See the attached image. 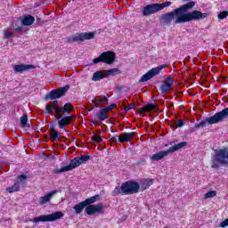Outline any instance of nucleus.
I'll return each instance as SVG.
<instances>
[{"instance_id": "obj_30", "label": "nucleus", "mask_w": 228, "mask_h": 228, "mask_svg": "<svg viewBox=\"0 0 228 228\" xmlns=\"http://www.w3.org/2000/svg\"><path fill=\"white\" fill-rule=\"evenodd\" d=\"M159 91L162 94H167V92H171L172 91V87L167 84H163L160 87H159Z\"/></svg>"}, {"instance_id": "obj_19", "label": "nucleus", "mask_w": 228, "mask_h": 228, "mask_svg": "<svg viewBox=\"0 0 228 228\" xmlns=\"http://www.w3.org/2000/svg\"><path fill=\"white\" fill-rule=\"evenodd\" d=\"M134 138V133H124L123 134H120L118 136V142H129V140H133Z\"/></svg>"}, {"instance_id": "obj_37", "label": "nucleus", "mask_w": 228, "mask_h": 228, "mask_svg": "<svg viewBox=\"0 0 228 228\" xmlns=\"http://www.w3.org/2000/svg\"><path fill=\"white\" fill-rule=\"evenodd\" d=\"M4 38H12V37H13V31L4 30Z\"/></svg>"}, {"instance_id": "obj_20", "label": "nucleus", "mask_w": 228, "mask_h": 228, "mask_svg": "<svg viewBox=\"0 0 228 228\" xmlns=\"http://www.w3.org/2000/svg\"><path fill=\"white\" fill-rule=\"evenodd\" d=\"M154 180L152 179H144L141 182L140 185L142 190H147L150 186H152Z\"/></svg>"}, {"instance_id": "obj_39", "label": "nucleus", "mask_w": 228, "mask_h": 228, "mask_svg": "<svg viewBox=\"0 0 228 228\" xmlns=\"http://www.w3.org/2000/svg\"><path fill=\"white\" fill-rule=\"evenodd\" d=\"M186 124V120L181 119L175 124V127H183Z\"/></svg>"}, {"instance_id": "obj_33", "label": "nucleus", "mask_w": 228, "mask_h": 228, "mask_svg": "<svg viewBox=\"0 0 228 228\" xmlns=\"http://www.w3.org/2000/svg\"><path fill=\"white\" fill-rule=\"evenodd\" d=\"M112 195L117 196V195H124V192L122 191V185L121 187H115L114 191H112Z\"/></svg>"}, {"instance_id": "obj_6", "label": "nucleus", "mask_w": 228, "mask_h": 228, "mask_svg": "<svg viewBox=\"0 0 228 228\" xmlns=\"http://www.w3.org/2000/svg\"><path fill=\"white\" fill-rule=\"evenodd\" d=\"M88 159H90L88 155L81 156V158L77 157L69 162V165L62 167L59 172H70V170H74V168H77V167L86 163Z\"/></svg>"}, {"instance_id": "obj_25", "label": "nucleus", "mask_w": 228, "mask_h": 228, "mask_svg": "<svg viewBox=\"0 0 228 228\" xmlns=\"http://www.w3.org/2000/svg\"><path fill=\"white\" fill-rule=\"evenodd\" d=\"M26 181H28V176L25 175H19L16 179V183H18L19 186H24L26 184Z\"/></svg>"}, {"instance_id": "obj_3", "label": "nucleus", "mask_w": 228, "mask_h": 228, "mask_svg": "<svg viewBox=\"0 0 228 228\" xmlns=\"http://www.w3.org/2000/svg\"><path fill=\"white\" fill-rule=\"evenodd\" d=\"M228 117V108L224 109L220 112L216 113L214 116L208 118L207 119L196 124L194 127L199 129L200 127H206L208 125L218 124L225 120Z\"/></svg>"}, {"instance_id": "obj_45", "label": "nucleus", "mask_w": 228, "mask_h": 228, "mask_svg": "<svg viewBox=\"0 0 228 228\" xmlns=\"http://www.w3.org/2000/svg\"><path fill=\"white\" fill-rule=\"evenodd\" d=\"M131 106H133V105L130 104V105L128 106V108H131Z\"/></svg>"}, {"instance_id": "obj_4", "label": "nucleus", "mask_w": 228, "mask_h": 228, "mask_svg": "<svg viewBox=\"0 0 228 228\" xmlns=\"http://www.w3.org/2000/svg\"><path fill=\"white\" fill-rule=\"evenodd\" d=\"M170 4H172V2L148 4L143 7L142 13L144 17H149L150 15H154V13H158V12H161V10H163L164 8H167V6H170Z\"/></svg>"}, {"instance_id": "obj_5", "label": "nucleus", "mask_w": 228, "mask_h": 228, "mask_svg": "<svg viewBox=\"0 0 228 228\" xmlns=\"http://www.w3.org/2000/svg\"><path fill=\"white\" fill-rule=\"evenodd\" d=\"M187 143L186 142H180L178 144H175L171 148H169L167 151H161L155 154H153L151 157V161H159L160 159H163V158H167L170 152H175L176 151H179V149H183V147H186Z\"/></svg>"}, {"instance_id": "obj_21", "label": "nucleus", "mask_w": 228, "mask_h": 228, "mask_svg": "<svg viewBox=\"0 0 228 228\" xmlns=\"http://www.w3.org/2000/svg\"><path fill=\"white\" fill-rule=\"evenodd\" d=\"M33 22H35V18L31 15L25 16L21 20V24H23V26H31Z\"/></svg>"}, {"instance_id": "obj_38", "label": "nucleus", "mask_w": 228, "mask_h": 228, "mask_svg": "<svg viewBox=\"0 0 228 228\" xmlns=\"http://www.w3.org/2000/svg\"><path fill=\"white\" fill-rule=\"evenodd\" d=\"M227 15H228V12L227 11H224V12H220L218 14V19H220V20L226 19Z\"/></svg>"}, {"instance_id": "obj_26", "label": "nucleus", "mask_w": 228, "mask_h": 228, "mask_svg": "<svg viewBox=\"0 0 228 228\" xmlns=\"http://www.w3.org/2000/svg\"><path fill=\"white\" fill-rule=\"evenodd\" d=\"M99 199V195L93 196L91 198H88L85 200L83 202L86 205V208L90 206L91 204H94V202H97V200Z\"/></svg>"}, {"instance_id": "obj_43", "label": "nucleus", "mask_w": 228, "mask_h": 228, "mask_svg": "<svg viewBox=\"0 0 228 228\" xmlns=\"http://www.w3.org/2000/svg\"><path fill=\"white\" fill-rule=\"evenodd\" d=\"M130 110H133V106H131V108L129 107H125V111H129Z\"/></svg>"}, {"instance_id": "obj_2", "label": "nucleus", "mask_w": 228, "mask_h": 228, "mask_svg": "<svg viewBox=\"0 0 228 228\" xmlns=\"http://www.w3.org/2000/svg\"><path fill=\"white\" fill-rule=\"evenodd\" d=\"M212 168H220V167H227L228 165V148H224L215 151L212 156Z\"/></svg>"}, {"instance_id": "obj_11", "label": "nucleus", "mask_w": 228, "mask_h": 228, "mask_svg": "<svg viewBox=\"0 0 228 228\" xmlns=\"http://www.w3.org/2000/svg\"><path fill=\"white\" fill-rule=\"evenodd\" d=\"M94 37L95 32L76 34L75 36L69 37V42H84V40H92Z\"/></svg>"}, {"instance_id": "obj_29", "label": "nucleus", "mask_w": 228, "mask_h": 228, "mask_svg": "<svg viewBox=\"0 0 228 228\" xmlns=\"http://www.w3.org/2000/svg\"><path fill=\"white\" fill-rule=\"evenodd\" d=\"M57 110H59V107H54L51 104L46 105V111L45 113H51V111H55V117L58 118V112Z\"/></svg>"}, {"instance_id": "obj_35", "label": "nucleus", "mask_w": 228, "mask_h": 228, "mask_svg": "<svg viewBox=\"0 0 228 228\" xmlns=\"http://www.w3.org/2000/svg\"><path fill=\"white\" fill-rule=\"evenodd\" d=\"M146 111H156V104L150 103L146 105Z\"/></svg>"}, {"instance_id": "obj_22", "label": "nucleus", "mask_w": 228, "mask_h": 228, "mask_svg": "<svg viewBox=\"0 0 228 228\" xmlns=\"http://www.w3.org/2000/svg\"><path fill=\"white\" fill-rule=\"evenodd\" d=\"M95 108H99L101 104H108V97L104 96L102 98H96L93 101Z\"/></svg>"}, {"instance_id": "obj_40", "label": "nucleus", "mask_w": 228, "mask_h": 228, "mask_svg": "<svg viewBox=\"0 0 228 228\" xmlns=\"http://www.w3.org/2000/svg\"><path fill=\"white\" fill-rule=\"evenodd\" d=\"M93 142H97L98 143H101L102 142V138L99 135H94L92 137Z\"/></svg>"}, {"instance_id": "obj_42", "label": "nucleus", "mask_w": 228, "mask_h": 228, "mask_svg": "<svg viewBox=\"0 0 228 228\" xmlns=\"http://www.w3.org/2000/svg\"><path fill=\"white\" fill-rule=\"evenodd\" d=\"M52 106H54V108H56V106H58V101H53Z\"/></svg>"}, {"instance_id": "obj_16", "label": "nucleus", "mask_w": 228, "mask_h": 228, "mask_svg": "<svg viewBox=\"0 0 228 228\" xmlns=\"http://www.w3.org/2000/svg\"><path fill=\"white\" fill-rule=\"evenodd\" d=\"M56 193H58V191H53L49 192L48 194L40 197L39 204L41 206H44V204H47V202H51V199H53V197H54V195H56Z\"/></svg>"}, {"instance_id": "obj_24", "label": "nucleus", "mask_w": 228, "mask_h": 228, "mask_svg": "<svg viewBox=\"0 0 228 228\" xmlns=\"http://www.w3.org/2000/svg\"><path fill=\"white\" fill-rule=\"evenodd\" d=\"M85 208H86V205H85L84 201L79 202L78 204H77L73 209H75V213L77 215H81V213H83V209H85Z\"/></svg>"}, {"instance_id": "obj_27", "label": "nucleus", "mask_w": 228, "mask_h": 228, "mask_svg": "<svg viewBox=\"0 0 228 228\" xmlns=\"http://www.w3.org/2000/svg\"><path fill=\"white\" fill-rule=\"evenodd\" d=\"M6 190L9 193H15V191L20 190V187L19 186V183L15 182L12 187H8Z\"/></svg>"}, {"instance_id": "obj_10", "label": "nucleus", "mask_w": 228, "mask_h": 228, "mask_svg": "<svg viewBox=\"0 0 228 228\" xmlns=\"http://www.w3.org/2000/svg\"><path fill=\"white\" fill-rule=\"evenodd\" d=\"M163 69H167V64H163L150 69L147 73L142 76L139 80L140 83H145L147 81H150V79H152V77L158 76V74H159V72H161Z\"/></svg>"}, {"instance_id": "obj_17", "label": "nucleus", "mask_w": 228, "mask_h": 228, "mask_svg": "<svg viewBox=\"0 0 228 228\" xmlns=\"http://www.w3.org/2000/svg\"><path fill=\"white\" fill-rule=\"evenodd\" d=\"M30 69H35V67L29 64H18L13 66V70L20 74H22V72H26V70H29Z\"/></svg>"}, {"instance_id": "obj_36", "label": "nucleus", "mask_w": 228, "mask_h": 228, "mask_svg": "<svg viewBox=\"0 0 228 228\" xmlns=\"http://www.w3.org/2000/svg\"><path fill=\"white\" fill-rule=\"evenodd\" d=\"M164 85H167L168 86H171L174 85V78L168 77L167 78H166Z\"/></svg>"}, {"instance_id": "obj_44", "label": "nucleus", "mask_w": 228, "mask_h": 228, "mask_svg": "<svg viewBox=\"0 0 228 228\" xmlns=\"http://www.w3.org/2000/svg\"><path fill=\"white\" fill-rule=\"evenodd\" d=\"M109 108H110V111H111L113 110V108H115V104L110 105Z\"/></svg>"}, {"instance_id": "obj_46", "label": "nucleus", "mask_w": 228, "mask_h": 228, "mask_svg": "<svg viewBox=\"0 0 228 228\" xmlns=\"http://www.w3.org/2000/svg\"><path fill=\"white\" fill-rule=\"evenodd\" d=\"M183 1H188V0H183Z\"/></svg>"}, {"instance_id": "obj_7", "label": "nucleus", "mask_w": 228, "mask_h": 228, "mask_svg": "<svg viewBox=\"0 0 228 228\" xmlns=\"http://www.w3.org/2000/svg\"><path fill=\"white\" fill-rule=\"evenodd\" d=\"M140 191V183L134 181H128L122 183L123 195H134Z\"/></svg>"}, {"instance_id": "obj_28", "label": "nucleus", "mask_w": 228, "mask_h": 228, "mask_svg": "<svg viewBox=\"0 0 228 228\" xmlns=\"http://www.w3.org/2000/svg\"><path fill=\"white\" fill-rule=\"evenodd\" d=\"M104 78V75L101 71H96L92 77V81H101Z\"/></svg>"}, {"instance_id": "obj_14", "label": "nucleus", "mask_w": 228, "mask_h": 228, "mask_svg": "<svg viewBox=\"0 0 228 228\" xmlns=\"http://www.w3.org/2000/svg\"><path fill=\"white\" fill-rule=\"evenodd\" d=\"M104 209V205L102 203H99L97 205H89L86 207V215L92 216L95 215V213H101Z\"/></svg>"}, {"instance_id": "obj_12", "label": "nucleus", "mask_w": 228, "mask_h": 228, "mask_svg": "<svg viewBox=\"0 0 228 228\" xmlns=\"http://www.w3.org/2000/svg\"><path fill=\"white\" fill-rule=\"evenodd\" d=\"M69 86H66L64 87H61L56 90H53L47 96L46 99L53 101L54 99H60V97H63L65 94L69 91Z\"/></svg>"}, {"instance_id": "obj_32", "label": "nucleus", "mask_w": 228, "mask_h": 228, "mask_svg": "<svg viewBox=\"0 0 228 228\" xmlns=\"http://www.w3.org/2000/svg\"><path fill=\"white\" fill-rule=\"evenodd\" d=\"M119 73H120V69L117 68H114L106 71L107 76H115V74H119Z\"/></svg>"}, {"instance_id": "obj_13", "label": "nucleus", "mask_w": 228, "mask_h": 228, "mask_svg": "<svg viewBox=\"0 0 228 228\" xmlns=\"http://www.w3.org/2000/svg\"><path fill=\"white\" fill-rule=\"evenodd\" d=\"M70 111H74V107L71 103H66L62 107H59L57 110V118L60 119L62 117H67Z\"/></svg>"}, {"instance_id": "obj_31", "label": "nucleus", "mask_w": 228, "mask_h": 228, "mask_svg": "<svg viewBox=\"0 0 228 228\" xmlns=\"http://www.w3.org/2000/svg\"><path fill=\"white\" fill-rule=\"evenodd\" d=\"M20 124H21V127H29V126L28 125V114H24L20 118Z\"/></svg>"}, {"instance_id": "obj_15", "label": "nucleus", "mask_w": 228, "mask_h": 228, "mask_svg": "<svg viewBox=\"0 0 228 228\" xmlns=\"http://www.w3.org/2000/svg\"><path fill=\"white\" fill-rule=\"evenodd\" d=\"M73 118L74 116H63L62 118H59V127L61 129H64L65 127H67V126L70 124V122H72Z\"/></svg>"}, {"instance_id": "obj_41", "label": "nucleus", "mask_w": 228, "mask_h": 228, "mask_svg": "<svg viewBox=\"0 0 228 228\" xmlns=\"http://www.w3.org/2000/svg\"><path fill=\"white\" fill-rule=\"evenodd\" d=\"M147 111V107L146 105L142 107L140 110H139V113H145Z\"/></svg>"}, {"instance_id": "obj_9", "label": "nucleus", "mask_w": 228, "mask_h": 228, "mask_svg": "<svg viewBox=\"0 0 228 228\" xmlns=\"http://www.w3.org/2000/svg\"><path fill=\"white\" fill-rule=\"evenodd\" d=\"M107 63V65H111L115 63V53L111 51L103 52L98 58L93 60V63Z\"/></svg>"}, {"instance_id": "obj_34", "label": "nucleus", "mask_w": 228, "mask_h": 228, "mask_svg": "<svg viewBox=\"0 0 228 228\" xmlns=\"http://www.w3.org/2000/svg\"><path fill=\"white\" fill-rule=\"evenodd\" d=\"M213 197H216V191H210L205 194L204 199H213Z\"/></svg>"}, {"instance_id": "obj_8", "label": "nucleus", "mask_w": 228, "mask_h": 228, "mask_svg": "<svg viewBox=\"0 0 228 228\" xmlns=\"http://www.w3.org/2000/svg\"><path fill=\"white\" fill-rule=\"evenodd\" d=\"M63 217L62 212H54L50 215H44L41 216L34 217L33 219H30V222H33V224H38L40 222H54L56 220H60V218Z\"/></svg>"}, {"instance_id": "obj_18", "label": "nucleus", "mask_w": 228, "mask_h": 228, "mask_svg": "<svg viewBox=\"0 0 228 228\" xmlns=\"http://www.w3.org/2000/svg\"><path fill=\"white\" fill-rule=\"evenodd\" d=\"M108 111H111V108L110 107H106L105 109L101 110L96 114L97 120H100L101 122L106 120L108 118Z\"/></svg>"}, {"instance_id": "obj_1", "label": "nucleus", "mask_w": 228, "mask_h": 228, "mask_svg": "<svg viewBox=\"0 0 228 228\" xmlns=\"http://www.w3.org/2000/svg\"><path fill=\"white\" fill-rule=\"evenodd\" d=\"M195 6V2H189L186 4L175 9L173 12L164 14L163 19L166 22L175 21V24H184L185 22H191V20H200L208 17V13L200 12V11H192L190 12L188 10H191Z\"/></svg>"}, {"instance_id": "obj_23", "label": "nucleus", "mask_w": 228, "mask_h": 228, "mask_svg": "<svg viewBox=\"0 0 228 228\" xmlns=\"http://www.w3.org/2000/svg\"><path fill=\"white\" fill-rule=\"evenodd\" d=\"M60 136H61V133L58 132L56 129H52L50 133L51 142H56L57 140H60Z\"/></svg>"}]
</instances>
